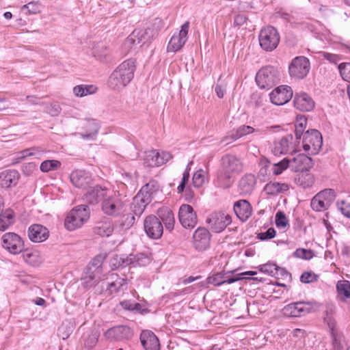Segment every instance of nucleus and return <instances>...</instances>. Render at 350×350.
Segmentation results:
<instances>
[{
    "label": "nucleus",
    "mask_w": 350,
    "mask_h": 350,
    "mask_svg": "<svg viewBox=\"0 0 350 350\" xmlns=\"http://www.w3.org/2000/svg\"><path fill=\"white\" fill-rule=\"evenodd\" d=\"M242 161L234 155L226 154L221 159L220 167L217 173L216 184L218 187L229 188L234 182L237 174L243 171Z\"/></svg>",
    "instance_id": "f257e3e1"
},
{
    "label": "nucleus",
    "mask_w": 350,
    "mask_h": 350,
    "mask_svg": "<svg viewBox=\"0 0 350 350\" xmlns=\"http://www.w3.org/2000/svg\"><path fill=\"white\" fill-rule=\"evenodd\" d=\"M275 234L276 232L275 229L273 228H269L266 232L258 233L257 237L262 241L269 240L275 237Z\"/></svg>",
    "instance_id": "680f3d73"
},
{
    "label": "nucleus",
    "mask_w": 350,
    "mask_h": 350,
    "mask_svg": "<svg viewBox=\"0 0 350 350\" xmlns=\"http://www.w3.org/2000/svg\"><path fill=\"white\" fill-rule=\"evenodd\" d=\"M113 231V226L110 221L99 223L94 228V232L101 237H109Z\"/></svg>",
    "instance_id": "ea45409f"
},
{
    "label": "nucleus",
    "mask_w": 350,
    "mask_h": 350,
    "mask_svg": "<svg viewBox=\"0 0 350 350\" xmlns=\"http://www.w3.org/2000/svg\"><path fill=\"white\" fill-rule=\"evenodd\" d=\"M256 178L252 174H246L243 176L239 183V187L242 193H250L255 186Z\"/></svg>",
    "instance_id": "473e14b6"
},
{
    "label": "nucleus",
    "mask_w": 350,
    "mask_h": 350,
    "mask_svg": "<svg viewBox=\"0 0 350 350\" xmlns=\"http://www.w3.org/2000/svg\"><path fill=\"white\" fill-rule=\"evenodd\" d=\"M211 230L217 233L223 231L232 221L231 217L224 213H213L206 219Z\"/></svg>",
    "instance_id": "a211bd4d"
},
{
    "label": "nucleus",
    "mask_w": 350,
    "mask_h": 350,
    "mask_svg": "<svg viewBox=\"0 0 350 350\" xmlns=\"http://www.w3.org/2000/svg\"><path fill=\"white\" fill-rule=\"evenodd\" d=\"M144 228L147 236L152 239H159L163 232V226L161 220L152 215H148L145 218Z\"/></svg>",
    "instance_id": "ddd939ff"
},
{
    "label": "nucleus",
    "mask_w": 350,
    "mask_h": 350,
    "mask_svg": "<svg viewBox=\"0 0 350 350\" xmlns=\"http://www.w3.org/2000/svg\"><path fill=\"white\" fill-rule=\"evenodd\" d=\"M61 162L57 160H45L40 164V169L42 172H49L59 169Z\"/></svg>",
    "instance_id": "37998d69"
},
{
    "label": "nucleus",
    "mask_w": 350,
    "mask_h": 350,
    "mask_svg": "<svg viewBox=\"0 0 350 350\" xmlns=\"http://www.w3.org/2000/svg\"><path fill=\"white\" fill-rule=\"evenodd\" d=\"M336 206L340 213L346 217L350 218V203L345 201H338Z\"/></svg>",
    "instance_id": "4d7b16f0"
},
{
    "label": "nucleus",
    "mask_w": 350,
    "mask_h": 350,
    "mask_svg": "<svg viewBox=\"0 0 350 350\" xmlns=\"http://www.w3.org/2000/svg\"><path fill=\"white\" fill-rule=\"evenodd\" d=\"M153 183H148L144 186L133 198L131 204V212L139 217L144 211L146 206L151 202L157 189H154Z\"/></svg>",
    "instance_id": "20e7f679"
},
{
    "label": "nucleus",
    "mask_w": 350,
    "mask_h": 350,
    "mask_svg": "<svg viewBox=\"0 0 350 350\" xmlns=\"http://www.w3.org/2000/svg\"><path fill=\"white\" fill-rule=\"evenodd\" d=\"M159 216L164 223L167 230H172L174 226V216L173 212L167 207H163L159 211Z\"/></svg>",
    "instance_id": "72a5a7b5"
},
{
    "label": "nucleus",
    "mask_w": 350,
    "mask_h": 350,
    "mask_svg": "<svg viewBox=\"0 0 350 350\" xmlns=\"http://www.w3.org/2000/svg\"><path fill=\"white\" fill-rule=\"evenodd\" d=\"M97 88L92 85H79L73 88V94L77 97H83L95 93Z\"/></svg>",
    "instance_id": "a19ab883"
},
{
    "label": "nucleus",
    "mask_w": 350,
    "mask_h": 350,
    "mask_svg": "<svg viewBox=\"0 0 350 350\" xmlns=\"http://www.w3.org/2000/svg\"><path fill=\"white\" fill-rule=\"evenodd\" d=\"M133 258V256H132ZM133 263H136V265H138L139 266H145L150 263V258L145 256L143 254H139L137 256V257H134L133 258Z\"/></svg>",
    "instance_id": "0e129e2a"
},
{
    "label": "nucleus",
    "mask_w": 350,
    "mask_h": 350,
    "mask_svg": "<svg viewBox=\"0 0 350 350\" xmlns=\"http://www.w3.org/2000/svg\"><path fill=\"white\" fill-rule=\"evenodd\" d=\"M135 70L133 59H129L120 64L111 74L108 84L113 90H121L126 87L133 79Z\"/></svg>",
    "instance_id": "f03ea898"
},
{
    "label": "nucleus",
    "mask_w": 350,
    "mask_h": 350,
    "mask_svg": "<svg viewBox=\"0 0 350 350\" xmlns=\"http://www.w3.org/2000/svg\"><path fill=\"white\" fill-rule=\"evenodd\" d=\"M289 188L288 183L271 181L265 185L263 191L268 196H275L287 191Z\"/></svg>",
    "instance_id": "c85d7f7f"
},
{
    "label": "nucleus",
    "mask_w": 350,
    "mask_h": 350,
    "mask_svg": "<svg viewBox=\"0 0 350 350\" xmlns=\"http://www.w3.org/2000/svg\"><path fill=\"white\" fill-rule=\"evenodd\" d=\"M312 166V159L304 154H299L290 159V167L295 172L308 171Z\"/></svg>",
    "instance_id": "5701e85b"
},
{
    "label": "nucleus",
    "mask_w": 350,
    "mask_h": 350,
    "mask_svg": "<svg viewBox=\"0 0 350 350\" xmlns=\"http://www.w3.org/2000/svg\"><path fill=\"white\" fill-rule=\"evenodd\" d=\"M2 245L3 248L12 254H17L23 252L24 243L19 235L14 232H7L2 236Z\"/></svg>",
    "instance_id": "4468645a"
},
{
    "label": "nucleus",
    "mask_w": 350,
    "mask_h": 350,
    "mask_svg": "<svg viewBox=\"0 0 350 350\" xmlns=\"http://www.w3.org/2000/svg\"><path fill=\"white\" fill-rule=\"evenodd\" d=\"M109 191L98 185L90 187L84 195V200L90 204H96L101 199L104 200Z\"/></svg>",
    "instance_id": "393cba45"
},
{
    "label": "nucleus",
    "mask_w": 350,
    "mask_h": 350,
    "mask_svg": "<svg viewBox=\"0 0 350 350\" xmlns=\"http://www.w3.org/2000/svg\"><path fill=\"white\" fill-rule=\"evenodd\" d=\"M263 131L260 129H254V127L247 125H241L237 128L235 133L232 135V138L234 139H237L252 133L261 135Z\"/></svg>",
    "instance_id": "4c0bfd02"
},
{
    "label": "nucleus",
    "mask_w": 350,
    "mask_h": 350,
    "mask_svg": "<svg viewBox=\"0 0 350 350\" xmlns=\"http://www.w3.org/2000/svg\"><path fill=\"white\" fill-rule=\"evenodd\" d=\"M293 93L288 85H280L274 89L269 94L271 101L275 105H282L288 102Z\"/></svg>",
    "instance_id": "aec40b11"
},
{
    "label": "nucleus",
    "mask_w": 350,
    "mask_h": 350,
    "mask_svg": "<svg viewBox=\"0 0 350 350\" xmlns=\"http://www.w3.org/2000/svg\"><path fill=\"white\" fill-rule=\"evenodd\" d=\"M152 31L147 29H136L126 39L124 46L130 47H139L149 42L152 38Z\"/></svg>",
    "instance_id": "f8f14e48"
},
{
    "label": "nucleus",
    "mask_w": 350,
    "mask_h": 350,
    "mask_svg": "<svg viewBox=\"0 0 350 350\" xmlns=\"http://www.w3.org/2000/svg\"><path fill=\"white\" fill-rule=\"evenodd\" d=\"M49 236V230L41 224H33L29 227L28 237L34 243L46 241Z\"/></svg>",
    "instance_id": "b1692460"
},
{
    "label": "nucleus",
    "mask_w": 350,
    "mask_h": 350,
    "mask_svg": "<svg viewBox=\"0 0 350 350\" xmlns=\"http://www.w3.org/2000/svg\"><path fill=\"white\" fill-rule=\"evenodd\" d=\"M260 271L272 275L275 271H278V267L274 264H265L260 266Z\"/></svg>",
    "instance_id": "69168bd1"
},
{
    "label": "nucleus",
    "mask_w": 350,
    "mask_h": 350,
    "mask_svg": "<svg viewBox=\"0 0 350 350\" xmlns=\"http://www.w3.org/2000/svg\"><path fill=\"white\" fill-rule=\"evenodd\" d=\"M189 179V174H188L187 172H184L181 182L177 187L178 193H180L184 191L185 185L188 183Z\"/></svg>",
    "instance_id": "774afa93"
},
{
    "label": "nucleus",
    "mask_w": 350,
    "mask_h": 350,
    "mask_svg": "<svg viewBox=\"0 0 350 350\" xmlns=\"http://www.w3.org/2000/svg\"><path fill=\"white\" fill-rule=\"evenodd\" d=\"M258 40L260 47L266 51H273L278 45L280 36L274 27L267 26L261 29Z\"/></svg>",
    "instance_id": "1a4fd4ad"
},
{
    "label": "nucleus",
    "mask_w": 350,
    "mask_h": 350,
    "mask_svg": "<svg viewBox=\"0 0 350 350\" xmlns=\"http://www.w3.org/2000/svg\"><path fill=\"white\" fill-rule=\"evenodd\" d=\"M311 207L315 211H322L327 209L329 206L325 204V202L315 195L311 200Z\"/></svg>",
    "instance_id": "603ef678"
},
{
    "label": "nucleus",
    "mask_w": 350,
    "mask_h": 350,
    "mask_svg": "<svg viewBox=\"0 0 350 350\" xmlns=\"http://www.w3.org/2000/svg\"><path fill=\"white\" fill-rule=\"evenodd\" d=\"M211 234L205 228H198L193 235V245L196 250L204 251L210 245Z\"/></svg>",
    "instance_id": "412c9836"
},
{
    "label": "nucleus",
    "mask_w": 350,
    "mask_h": 350,
    "mask_svg": "<svg viewBox=\"0 0 350 350\" xmlns=\"http://www.w3.org/2000/svg\"><path fill=\"white\" fill-rule=\"evenodd\" d=\"M288 167H290V159L284 158L280 161L273 163L271 167V171L274 175L278 176Z\"/></svg>",
    "instance_id": "c03bdc74"
},
{
    "label": "nucleus",
    "mask_w": 350,
    "mask_h": 350,
    "mask_svg": "<svg viewBox=\"0 0 350 350\" xmlns=\"http://www.w3.org/2000/svg\"><path fill=\"white\" fill-rule=\"evenodd\" d=\"M256 274V271H245L239 273L238 277H233L230 278H226L225 274L222 273H217L211 276H209L206 279V283L208 284H212L214 286H221L224 284H232L240 279H249L250 275H254Z\"/></svg>",
    "instance_id": "dca6fc26"
},
{
    "label": "nucleus",
    "mask_w": 350,
    "mask_h": 350,
    "mask_svg": "<svg viewBox=\"0 0 350 350\" xmlns=\"http://www.w3.org/2000/svg\"><path fill=\"white\" fill-rule=\"evenodd\" d=\"M300 280L303 283H311L317 280V275L312 272H305L301 275Z\"/></svg>",
    "instance_id": "e2e57ef3"
},
{
    "label": "nucleus",
    "mask_w": 350,
    "mask_h": 350,
    "mask_svg": "<svg viewBox=\"0 0 350 350\" xmlns=\"http://www.w3.org/2000/svg\"><path fill=\"white\" fill-rule=\"evenodd\" d=\"M178 219L185 228H194L197 224V215L193 207L189 204H182L179 208Z\"/></svg>",
    "instance_id": "f3484780"
},
{
    "label": "nucleus",
    "mask_w": 350,
    "mask_h": 350,
    "mask_svg": "<svg viewBox=\"0 0 350 350\" xmlns=\"http://www.w3.org/2000/svg\"><path fill=\"white\" fill-rule=\"evenodd\" d=\"M307 119L304 116L297 117L295 124V133L297 139H300L301 137L304 136V131L306 127Z\"/></svg>",
    "instance_id": "49530a36"
},
{
    "label": "nucleus",
    "mask_w": 350,
    "mask_h": 350,
    "mask_svg": "<svg viewBox=\"0 0 350 350\" xmlns=\"http://www.w3.org/2000/svg\"><path fill=\"white\" fill-rule=\"evenodd\" d=\"M132 255L126 258L119 256L117 254L113 255L109 260L111 269L114 270L120 267H125L134 262Z\"/></svg>",
    "instance_id": "f704fd0d"
},
{
    "label": "nucleus",
    "mask_w": 350,
    "mask_h": 350,
    "mask_svg": "<svg viewBox=\"0 0 350 350\" xmlns=\"http://www.w3.org/2000/svg\"><path fill=\"white\" fill-rule=\"evenodd\" d=\"M107 49L104 45L98 46L93 49L92 55L98 60H103L107 55Z\"/></svg>",
    "instance_id": "13d9d810"
},
{
    "label": "nucleus",
    "mask_w": 350,
    "mask_h": 350,
    "mask_svg": "<svg viewBox=\"0 0 350 350\" xmlns=\"http://www.w3.org/2000/svg\"><path fill=\"white\" fill-rule=\"evenodd\" d=\"M336 289L338 295L344 297V299L350 298V284L349 281H338L336 284Z\"/></svg>",
    "instance_id": "a18cd8bd"
},
{
    "label": "nucleus",
    "mask_w": 350,
    "mask_h": 350,
    "mask_svg": "<svg viewBox=\"0 0 350 350\" xmlns=\"http://www.w3.org/2000/svg\"><path fill=\"white\" fill-rule=\"evenodd\" d=\"M275 224L278 228H285L288 225V219L285 214L279 211L275 215Z\"/></svg>",
    "instance_id": "052dcab7"
},
{
    "label": "nucleus",
    "mask_w": 350,
    "mask_h": 350,
    "mask_svg": "<svg viewBox=\"0 0 350 350\" xmlns=\"http://www.w3.org/2000/svg\"><path fill=\"white\" fill-rule=\"evenodd\" d=\"M303 149L309 155L317 154L321 148L323 138L316 129L307 131L303 137Z\"/></svg>",
    "instance_id": "6e6552de"
},
{
    "label": "nucleus",
    "mask_w": 350,
    "mask_h": 350,
    "mask_svg": "<svg viewBox=\"0 0 350 350\" xmlns=\"http://www.w3.org/2000/svg\"><path fill=\"white\" fill-rule=\"evenodd\" d=\"M106 257V254H99L88 265L82 277L83 285L85 288L94 286L103 279V265Z\"/></svg>",
    "instance_id": "7ed1b4c3"
},
{
    "label": "nucleus",
    "mask_w": 350,
    "mask_h": 350,
    "mask_svg": "<svg viewBox=\"0 0 350 350\" xmlns=\"http://www.w3.org/2000/svg\"><path fill=\"white\" fill-rule=\"evenodd\" d=\"M310 70L309 59L304 56L293 58L288 65V73L291 79L301 80L306 77Z\"/></svg>",
    "instance_id": "0eeeda50"
},
{
    "label": "nucleus",
    "mask_w": 350,
    "mask_h": 350,
    "mask_svg": "<svg viewBox=\"0 0 350 350\" xmlns=\"http://www.w3.org/2000/svg\"><path fill=\"white\" fill-rule=\"evenodd\" d=\"M189 28V23L187 21L181 26L178 33L172 36L167 46V52L175 53L183 48L187 40Z\"/></svg>",
    "instance_id": "2eb2a0df"
},
{
    "label": "nucleus",
    "mask_w": 350,
    "mask_h": 350,
    "mask_svg": "<svg viewBox=\"0 0 350 350\" xmlns=\"http://www.w3.org/2000/svg\"><path fill=\"white\" fill-rule=\"evenodd\" d=\"M126 204L121 195L109 191L101 204L102 211L108 215L116 216L125 211Z\"/></svg>",
    "instance_id": "39448f33"
},
{
    "label": "nucleus",
    "mask_w": 350,
    "mask_h": 350,
    "mask_svg": "<svg viewBox=\"0 0 350 350\" xmlns=\"http://www.w3.org/2000/svg\"><path fill=\"white\" fill-rule=\"evenodd\" d=\"M312 311V306L309 302L300 301L291 303L282 309L283 314L286 317H299Z\"/></svg>",
    "instance_id": "6ab92c4d"
},
{
    "label": "nucleus",
    "mask_w": 350,
    "mask_h": 350,
    "mask_svg": "<svg viewBox=\"0 0 350 350\" xmlns=\"http://www.w3.org/2000/svg\"><path fill=\"white\" fill-rule=\"evenodd\" d=\"M90 131L86 134L81 133V135L84 139H93L97 134L98 131V124L95 120L88 122Z\"/></svg>",
    "instance_id": "864d4df0"
},
{
    "label": "nucleus",
    "mask_w": 350,
    "mask_h": 350,
    "mask_svg": "<svg viewBox=\"0 0 350 350\" xmlns=\"http://www.w3.org/2000/svg\"><path fill=\"white\" fill-rule=\"evenodd\" d=\"M142 157L144 166L153 167L163 165L172 158V155L168 152L159 153L155 150H150L145 151Z\"/></svg>",
    "instance_id": "9d476101"
},
{
    "label": "nucleus",
    "mask_w": 350,
    "mask_h": 350,
    "mask_svg": "<svg viewBox=\"0 0 350 350\" xmlns=\"http://www.w3.org/2000/svg\"><path fill=\"white\" fill-rule=\"evenodd\" d=\"M129 329L124 326H117L107 329L105 336L109 340H120L125 337Z\"/></svg>",
    "instance_id": "c9c22d12"
},
{
    "label": "nucleus",
    "mask_w": 350,
    "mask_h": 350,
    "mask_svg": "<svg viewBox=\"0 0 350 350\" xmlns=\"http://www.w3.org/2000/svg\"><path fill=\"white\" fill-rule=\"evenodd\" d=\"M140 340L146 350L160 349V344L158 338L150 331H143L140 335Z\"/></svg>",
    "instance_id": "bb28decb"
},
{
    "label": "nucleus",
    "mask_w": 350,
    "mask_h": 350,
    "mask_svg": "<svg viewBox=\"0 0 350 350\" xmlns=\"http://www.w3.org/2000/svg\"><path fill=\"white\" fill-rule=\"evenodd\" d=\"M295 181L298 186L306 189L314 184V176L310 173H300L297 175Z\"/></svg>",
    "instance_id": "58836bf2"
},
{
    "label": "nucleus",
    "mask_w": 350,
    "mask_h": 350,
    "mask_svg": "<svg viewBox=\"0 0 350 350\" xmlns=\"http://www.w3.org/2000/svg\"><path fill=\"white\" fill-rule=\"evenodd\" d=\"M135 214L133 212L124 214L120 219V225L124 229L130 228L135 221Z\"/></svg>",
    "instance_id": "09e8293b"
},
{
    "label": "nucleus",
    "mask_w": 350,
    "mask_h": 350,
    "mask_svg": "<svg viewBox=\"0 0 350 350\" xmlns=\"http://www.w3.org/2000/svg\"><path fill=\"white\" fill-rule=\"evenodd\" d=\"M23 260L31 266H39L42 261L40 253L36 250H27L22 254Z\"/></svg>",
    "instance_id": "2f4dec72"
},
{
    "label": "nucleus",
    "mask_w": 350,
    "mask_h": 350,
    "mask_svg": "<svg viewBox=\"0 0 350 350\" xmlns=\"http://www.w3.org/2000/svg\"><path fill=\"white\" fill-rule=\"evenodd\" d=\"M278 80L277 71L271 66L260 69L256 74V81L261 89L272 87Z\"/></svg>",
    "instance_id": "9b49d317"
},
{
    "label": "nucleus",
    "mask_w": 350,
    "mask_h": 350,
    "mask_svg": "<svg viewBox=\"0 0 350 350\" xmlns=\"http://www.w3.org/2000/svg\"><path fill=\"white\" fill-rule=\"evenodd\" d=\"M41 3L40 1H31L22 7V10H27L28 14H36L41 12Z\"/></svg>",
    "instance_id": "8fccbe9b"
},
{
    "label": "nucleus",
    "mask_w": 350,
    "mask_h": 350,
    "mask_svg": "<svg viewBox=\"0 0 350 350\" xmlns=\"http://www.w3.org/2000/svg\"><path fill=\"white\" fill-rule=\"evenodd\" d=\"M294 106L302 111H309L314 107L312 98L306 93L296 94L294 98Z\"/></svg>",
    "instance_id": "a878e982"
},
{
    "label": "nucleus",
    "mask_w": 350,
    "mask_h": 350,
    "mask_svg": "<svg viewBox=\"0 0 350 350\" xmlns=\"http://www.w3.org/2000/svg\"><path fill=\"white\" fill-rule=\"evenodd\" d=\"M126 284V282L124 279L118 278L115 281L108 284L107 291H109L110 293H117L120 291Z\"/></svg>",
    "instance_id": "3c124183"
},
{
    "label": "nucleus",
    "mask_w": 350,
    "mask_h": 350,
    "mask_svg": "<svg viewBox=\"0 0 350 350\" xmlns=\"http://www.w3.org/2000/svg\"><path fill=\"white\" fill-rule=\"evenodd\" d=\"M19 174L16 170H5L0 173V186L8 188L16 185Z\"/></svg>",
    "instance_id": "7c9ffc66"
},
{
    "label": "nucleus",
    "mask_w": 350,
    "mask_h": 350,
    "mask_svg": "<svg viewBox=\"0 0 350 350\" xmlns=\"http://www.w3.org/2000/svg\"><path fill=\"white\" fill-rule=\"evenodd\" d=\"M317 196L319 198H321V200H323L325 204L328 205L329 206L332 204V202L334 200L336 195L335 191L332 189H324L320 192H319Z\"/></svg>",
    "instance_id": "de8ad7c7"
},
{
    "label": "nucleus",
    "mask_w": 350,
    "mask_h": 350,
    "mask_svg": "<svg viewBox=\"0 0 350 350\" xmlns=\"http://www.w3.org/2000/svg\"><path fill=\"white\" fill-rule=\"evenodd\" d=\"M295 256L297 258L305 259V260H310L311 259L314 254L311 250H306L303 248H299L297 249L294 253Z\"/></svg>",
    "instance_id": "bf43d9fd"
},
{
    "label": "nucleus",
    "mask_w": 350,
    "mask_h": 350,
    "mask_svg": "<svg viewBox=\"0 0 350 350\" xmlns=\"http://www.w3.org/2000/svg\"><path fill=\"white\" fill-rule=\"evenodd\" d=\"M293 137L286 135L282 138L275 141L273 144L272 152L275 155L286 154L290 146L292 144Z\"/></svg>",
    "instance_id": "c756f323"
},
{
    "label": "nucleus",
    "mask_w": 350,
    "mask_h": 350,
    "mask_svg": "<svg viewBox=\"0 0 350 350\" xmlns=\"http://www.w3.org/2000/svg\"><path fill=\"white\" fill-rule=\"evenodd\" d=\"M323 56L325 59L329 61L330 63H333V64H337L342 59V58L340 55H336V54L327 53V52H323Z\"/></svg>",
    "instance_id": "338daca9"
},
{
    "label": "nucleus",
    "mask_w": 350,
    "mask_h": 350,
    "mask_svg": "<svg viewBox=\"0 0 350 350\" xmlns=\"http://www.w3.org/2000/svg\"><path fill=\"white\" fill-rule=\"evenodd\" d=\"M14 223L13 212L10 209L5 210L0 214V230L4 231Z\"/></svg>",
    "instance_id": "79ce46f5"
},
{
    "label": "nucleus",
    "mask_w": 350,
    "mask_h": 350,
    "mask_svg": "<svg viewBox=\"0 0 350 350\" xmlns=\"http://www.w3.org/2000/svg\"><path fill=\"white\" fill-rule=\"evenodd\" d=\"M234 211L239 219L244 221L250 218L252 213L250 204L245 200H241L235 202Z\"/></svg>",
    "instance_id": "cd10ccee"
},
{
    "label": "nucleus",
    "mask_w": 350,
    "mask_h": 350,
    "mask_svg": "<svg viewBox=\"0 0 350 350\" xmlns=\"http://www.w3.org/2000/svg\"><path fill=\"white\" fill-rule=\"evenodd\" d=\"M46 152L39 147H32L23 150L17 154V159L23 160L29 157H33L36 159H41Z\"/></svg>",
    "instance_id": "e433bc0d"
},
{
    "label": "nucleus",
    "mask_w": 350,
    "mask_h": 350,
    "mask_svg": "<svg viewBox=\"0 0 350 350\" xmlns=\"http://www.w3.org/2000/svg\"><path fill=\"white\" fill-rule=\"evenodd\" d=\"M205 181V176L202 170L196 172L193 176L192 183L195 187H200Z\"/></svg>",
    "instance_id": "6e6d98bb"
},
{
    "label": "nucleus",
    "mask_w": 350,
    "mask_h": 350,
    "mask_svg": "<svg viewBox=\"0 0 350 350\" xmlns=\"http://www.w3.org/2000/svg\"><path fill=\"white\" fill-rule=\"evenodd\" d=\"M70 180L73 185L81 189H85L92 183L90 174L85 170H77L70 174Z\"/></svg>",
    "instance_id": "4be33fe9"
},
{
    "label": "nucleus",
    "mask_w": 350,
    "mask_h": 350,
    "mask_svg": "<svg viewBox=\"0 0 350 350\" xmlns=\"http://www.w3.org/2000/svg\"><path fill=\"white\" fill-rule=\"evenodd\" d=\"M90 217L89 210L85 205H79L72 208L65 219V227L68 230L80 228Z\"/></svg>",
    "instance_id": "423d86ee"
},
{
    "label": "nucleus",
    "mask_w": 350,
    "mask_h": 350,
    "mask_svg": "<svg viewBox=\"0 0 350 350\" xmlns=\"http://www.w3.org/2000/svg\"><path fill=\"white\" fill-rule=\"evenodd\" d=\"M338 68L342 79L350 82V63L340 64Z\"/></svg>",
    "instance_id": "5fc2aeb1"
}]
</instances>
